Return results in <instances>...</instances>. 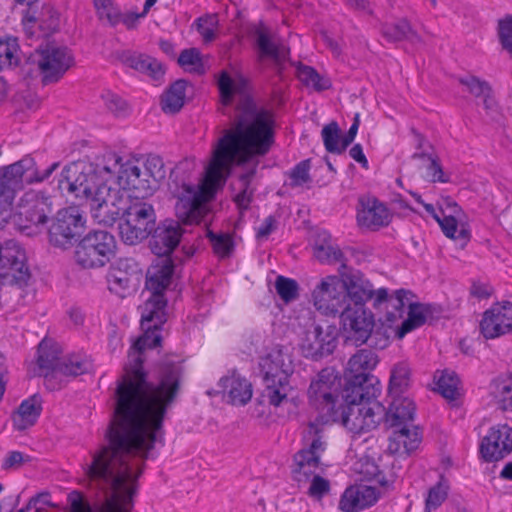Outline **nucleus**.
Here are the masks:
<instances>
[{
	"instance_id": "nucleus-63",
	"label": "nucleus",
	"mask_w": 512,
	"mask_h": 512,
	"mask_svg": "<svg viewBox=\"0 0 512 512\" xmlns=\"http://www.w3.org/2000/svg\"><path fill=\"white\" fill-rule=\"evenodd\" d=\"M106 107L114 114L121 115L127 111V103L118 95L107 92L102 96Z\"/></svg>"
},
{
	"instance_id": "nucleus-36",
	"label": "nucleus",
	"mask_w": 512,
	"mask_h": 512,
	"mask_svg": "<svg viewBox=\"0 0 512 512\" xmlns=\"http://www.w3.org/2000/svg\"><path fill=\"white\" fill-rule=\"evenodd\" d=\"M122 61L128 67H131L141 73H145L154 79H159L164 70L162 64L153 57L138 53H125Z\"/></svg>"
},
{
	"instance_id": "nucleus-35",
	"label": "nucleus",
	"mask_w": 512,
	"mask_h": 512,
	"mask_svg": "<svg viewBox=\"0 0 512 512\" xmlns=\"http://www.w3.org/2000/svg\"><path fill=\"white\" fill-rule=\"evenodd\" d=\"M313 255L321 263H342L344 260L342 251L332 243L331 236L325 231L317 235L313 246Z\"/></svg>"
},
{
	"instance_id": "nucleus-56",
	"label": "nucleus",
	"mask_w": 512,
	"mask_h": 512,
	"mask_svg": "<svg viewBox=\"0 0 512 512\" xmlns=\"http://www.w3.org/2000/svg\"><path fill=\"white\" fill-rule=\"evenodd\" d=\"M459 379L454 373L444 372L437 381L439 393L450 400L456 399L458 395Z\"/></svg>"
},
{
	"instance_id": "nucleus-6",
	"label": "nucleus",
	"mask_w": 512,
	"mask_h": 512,
	"mask_svg": "<svg viewBox=\"0 0 512 512\" xmlns=\"http://www.w3.org/2000/svg\"><path fill=\"white\" fill-rule=\"evenodd\" d=\"M73 65L74 57L68 48L48 44L30 54L22 71L30 78L39 76L43 85H49L58 82Z\"/></svg>"
},
{
	"instance_id": "nucleus-45",
	"label": "nucleus",
	"mask_w": 512,
	"mask_h": 512,
	"mask_svg": "<svg viewBox=\"0 0 512 512\" xmlns=\"http://www.w3.org/2000/svg\"><path fill=\"white\" fill-rule=\"evenodd\" d=\"M94 167H97V173L105 177V183L119 176L121 170L124 168L125 163H122V157L115 152H106L101 158L97 159V162L92 163Z\"/></svg>"
},
{
	"instance_id": "nucleus-13",
	"label": "nucleus",
	"mask_w": 512,
	"mask_h": 512,
	"mask_svg": "<svg viewBox=\"0 0 512 512\" xmlns=\"http://www.w3.org/2000/svg\"><path fill=\"white\" fill-rule=\"evenodd\" d=\"M312 299L319 312L334 317L351 304L348 302L345 281L335 275L326 276L321 280L312 292Z\"/></svg>"
},
{
	"instance_id": "nucleus-40",
	"label": "nucleus",
	"mask_w": 512,
	"mask_h": 512,
	"mask_svg": "<svg viewBox=\"0 0 512 512\" xmlns=\"http://www.w3.org/2000/svg\"><path fill=\"white\" fill-rule=\"evenodd\" d=\"M459 82L464 85L470 94L476 98H481L486 110H492L496 106V101L492 96V88L490 84L475 76H467L459 79Z\"/></svg>"
},
{
	"instance_id": "nucleus-4",
	"label": "nucleus",
	"mask_w": 512,
	"mask_h": 512,
	"mask_svg": "<svg viewBox=\"0 0 512 512\" xmlns=\"http://www.w3.org/2000/svg\"><path fill=\"white\" fill-rule=\"evenodd\" d=\"M259 366L265 384L263 397L270 405L278 407L287 400L291 390L289 377L294 370L292 357L287 348L274 345L260 358Z\"/></svg>"
},
{
	"instance_id": "nucleus-20",
	"label": "nucleus",
	"mask_w": 512,
	"mask_h": 512,
	"mask_svg": "<svg viewBox=\"0 0 512 512\" xmlns=\"http://www.w3.org/2000/svg\"><path fill=\"white\" fill-rule=\"evenodd\" d=\"M307 335L302 345V352L306 358L317 361L332 354L336 348L337 329L333 325H316Z\"/></svg>"
},
{
	"instance_id": "nucleus-33",
	"label": "nucleus",
	"mask_w": 512,
	"mask_h": 512,
	"mask_svg": "<svg viewBox=\"0 0 512 512\" xmlns=\"http://www.w3.org/2000/svg\"><path fill=\"white\" fill-rule=\"evenodd\" d=\"M219 385L227 392L229 402L233 405H245L252 397L251 383L238 374L221 378Z\"/></svg>"
},
{
	"instance_id": "nucleus-11",
	"label": "nucleus",
	"mask_w": 512,
	"mask_h": 512,
	"mask_svg": "<svg viewBox=\"0 0 512 512\" xmlns=\"http://www.w3.org/2000/svg\"><path fill=\"white\" fill-rule=\"evenodd\" d=\"M116 250L115 237L104 230H94L85 235L76 245L75 262L84 269L105 266Z\"/></svg>"
},
{
	"instance_id": "nucleus-10",
	"label": "nucleus",
	"mask_w": 512,
	"mask_h": 512,
	"mask_svg": "<svg viewBox=\"0 0 512 512\" xmlns=\"http://www.w3.org/2000/svg\"><path fill=\"white\" fill-rule=\"evenodd\" d=\"M123 221L119 223V236L125 244L136 245L154 230L156 215L153 206L144 199L131 200L126 206Z\"/></svg>"
},
{
	"instance_id": "nucleus-3",
	"label": "nucleus",
	"mask_w": 512,
	"mask_h": 512,
	"mask_svg": "<svg viewBox=\"0 0 512 512\" xmlns=\"http://www.w3.org/2000/svg\"><path fill=\"white\" fill-rule=\"evenodd\" d=\"M59 163L51 164L40 172L35 160L25 156L10 165L0 167V226L7 222L17 193L24 188V183L42 182L49 178Z\"/></svg>"
},
{
	"instance_id": "nucleus-17",
	"label": "nucleus",
	"mask_w": 512,
	"mask_h": 512,
	"mask_svg": "<svg viewBox=\"0 0 512 512\" xmlns=\"http://www.w3.org/2000/svg\"><path fill=\"white\" fill-rule=\"evenodd\" d=\"M52 211L50 197L42 192L30 190L21 197L16 217L20 227L26 229L46 224Z\"/></svg>"
},
{
	"instance_id": "nucleus-39",
	"label": "nucleus",
	"mask_w": 512,
	"mask_h": 512,
	"mask_svg": "<svg viewBox=\"0 0 512 512\" xmlns=\"http://www.w3.org/2000/svg\"><path fill=\"white\" fill-rule=\"evenodd\" d=\"M491 395L497 407L512 412V375H500L491 383Z\"/></svg>"
},
{
	"instance_id": "nucleus-42",
	"label": "nucleus",
	"mask_w": 512,
	"mask_h": 512,
	"mask_svg": "<svg viewBox=\"0 0 512 512\" xmlns=\"http://www.w3.org/2000/svg\"><path fill=\"white\" fill-rule=\"evenodd\" d=\"M411 381V369L406 362H400L393 366L389 380V394L391 397L403 396Z\"/></svg>"
},
{
	"instance_id": "nucleus-28",
	"label": "nucleus",
	"mask_w": 512,
	"mask_h": 512,
	"mask_svg": "<svg viewBox=\"0 0 512 512\" xmlns=\"http://www.w3.org/2000/svg\"><path fill=\"white\" fill-rule=\"evenodd\" d=\"M60 351L56 344L46 339L42 340L38 345L37 364L45 378V385L49 390L59 388L55 383L57 379V368L61 361L59 359Z\"/></svg>"
},
{
	"instance_id": "nucleus-25",
	"label": "nucleus",
	"mask_w": 512,
	"mask_h": 512,
	"mask_svg": "<svg viewBox=\"0 0 512 512\" xmlns=\"http://www.w3.org/2000/svg\"><path fill=\"white\" fill-rule=\"evenodd\" d=\"M150 240V248L157 258L172 257L171 253L178 246L183 230L178 221L165 220L156 228Z\"/></svg>"
},
{
	"instance_id": "nucleus-18",
	"label": "nucleus",
	"mask_w": 512,
	"mask_h": 512,
	"mask_svg": "<svg viewBox=\"0 0 512 512\" xmlns=\"http://www.w3.org/2000/svg\"><path fill=\"white\" fill-rule=\"evenodd\" d=\"M128 199L119 190L108 188V192L94 196L90 201L92 218L101 225L112 226L123 217Z\"/></svg>"
},
{
	"instance_id": "nucleus-34",
	"label": "nucleus",
	"mask_w": 512,
	"mask_h": 512,
	"mask_svg": "<svg viewBox=\"0 0 512 512\" xmlns=\"http://www.w3.org/2000/svg\"><path fill=\"white\" fill-rule=\"evenodd\" d=\"M381 32L383 37L389 42L410 41L411 43H421L422 38L412 28L410 22L405 19H398L395 22L382 25Z\"/></svg>"
},
{
	"instance_id": "nucleus-58",
	"label": "nucleus",
	"mask_w": 512,
	"mask_h": 512,
	"mask_svg": "<svg viewBox=\"0 0 512 512\" xmlns=\"http://www.w3.org/2000/svg\"><path fill=\"white\" fill-rule=\"evenodd\" d=\"M310 160L306 159L296 164L288 173L290 178V186L299 187L311 181L309 174Z\"/></svg>"
},
{
	"instance_id": "nucleus-50",
	"label": "nucleus",
	"mask_w": 512,
	"mask_h": 512,
	"mask_svg": "<svg viewBox=\"0 0 512 512\" xmlns=\"http://www.w3.org/2000/svg\"><path fill=\"white\" fill-rule=\"evenodd\" d=\"M255 173L256 170L253 168L239 176L240 192L235 196L234 201L240 209H247L252 201L253 189L250 188V185Z\"/></svg>"
},
{
	"instance_id": "nucleus-21",
	"label": "nucleus",
	"mask_w": 512,
	"mask_h": 512,
	"mask_svg": "<svg viewBox=\"0 0 512 512\" xmlns=\"http://www.w3.org/2000/svg\"><path fill=\"white\" fill-rule=\"evenodd\" d=\"M512 451V428L507 424L490 428L482 439L480 453L486 462H496Z\"/></svg>"
},
{
	"instance_id": "nucleus-43",
	"label": "nucleus",
	"mask_w": 512,
	"mask_h": 512,
	"mask_svg": "<svg viewBox=\"0 0 512 512\" xmlns=\"http://www.w3.org/2000/svg\"><path fill=\"white\" fill-rule=\"evenodd\" d=\"M431 313L430 306L422 305L419 303L409 304L408 317L402 322V325L398 329L397 334L399 337H403L407 333L421 327L425 324L427 315Z\"/></svg>"
},
{
	"instance_id": "nucleus-32",
	"label": "nucleus",
	"mask_w": 512,
	"mask_h": 512,
	"mask_svg": "<svg viewBox=\"0 0 512 512\" xmlns=\"http://www.w3.org/2000/svg\"><path fill=\"white\" fill-rule=\"evenodd\" d=\"M342 280L347 285L348 302L351 306L365 307V302L374 296L373 285L360 272L345 275Z\"/></svg>"
},
{
	"instance_id": "nucleus-44",
	"label": "nucleus",
	"mask_w": 512,
	"mask_h": 512,
	"mask_svg": "<svg viewBox=\"0 0 512 512\" xmlns=\"http://www.w3.org/2000/svg\"><path fill=\"white\" fill-rule=\"evenodd\" d=\"M409 296L413 294L405 289H399L395 291V294L390 296L388 304L386 305V320L388 322H395L401 319L405 313V308H409V304H412Z\"/></svg>"
},
{
	"instance_id": "nucleus-64",
	"label": "nucleus",
	"mask_w": 512,
	"mask_h": 512,
	"mask_svg": "<svg viewBox=\"0 0 512 512\" xmlns=\"http://www.w3.org/2000/svg\"><path fill=\"white\" fill-rule=\"evenodd\" d=\"M178 64L181 67L193 66L197 70L202 65L199 51L196 48L183 50L178 57Z\"/></svg>"
},
{
	"instance_id": "nucleus-19",
	"label": "nucleus",
	"mask_w": 512,
	"mask_h": 512,
	"mask_svg": "<svg viewBox=\"0 0 512 512\" xmlns=\"http://www.w3.org/2000/svg\"><path fill=\"white\" fill-rule=\"evenodd\" d=\"M480 331L486 339H494L512 331V303H496L486 310L480 321Z\"/></svg>"
},
{
	"instance_id": "nucleus-9",
	"label": "nucleus",
	"mask_w": 512,
	"mask_h": 512,
	"mask_svg": "<svg viewBox=\"0 0 512 512\" xmlns=\"http://www.w3.org/2000/svg\"><path fill=\"white\" fill-rule=\"evenodd\" d=\"M59 189L76 198L91 201L94 196L108 192L105 177L97 173V167L90 162H73L67 165L58 181Z\"/></svg>"
},
{
	"instance_id": "nucleus-26",
	"label": "nucleus",
	"mask_w": 512,
	"mask_h": 512,
	"mask_svg": "<svg viewBox=\"0 0 512 512\" xmlns=\"http://www.w3.org/2000/svg\"><path fill=\"white\" fill-rule=\"evenodd\" d=\"M359 204L361 209L357 212V221L361 227L375 231L390 224L392 214L378 199L361 198Z\"/></svg>"
},
{
	"instance_id": "nucleus-16",
	"label": "nucleus",
	"mask_w": 512,
	"mask_h": 512,
	"mask_svg": "<svg viewBox=\"0 0 512 512\" xmlns=\"http://www.w3.org/2000/svg\"><path fill=\"white\" fill-rule=\"evenodd\" d=\"M339 316L347 342L360 346L368 341L375 325L374 316L369 310L350 304Z\"/></svg>"
},
{
	"instance_id": "nucleus-14",
	"label": "nucleus",
	"mask_w": 512,
	"mask_h": 512,
	"mask_svg": "<svg viewBox=\"0 0 512 512\" xmlns=\"http://www.w3.org/2000/svg\"><path fill=\"white\" fill-rule=\"evenodd\" d=\"M85 220L77 207L59 210L48 228L51 245L67 249L83 233Z\"/></svg>"
},
{
	"instance_id": "nucleus-48",
	"label": "nucleus",
	"mask_w": 512,
	"mask_h": 512,
	"mask_svg": "<svg viewBox=\"0 0 512 512\" xmlns=\"http://www.w3.org/2000/svg\"><path fill=\"white\" fill-rule=\"evenodd\" d=\"M94 6L101 19H106L112 26L117 25L119 22H123L127 26H130V20L132 17L122 15L117 7L114 6L112 0H94Z\"/></svg>"
},
{
	"instance_id": "nucleus-52",
	"label": "nucleus",
	"mask_w": 512,
	"mask_h": 512,
	"mask_svg": "<svg viewBox=\"0 0 512 512\" xmlns=\"http://www.w3.org/2000/svg\"><path fill=\"white\" fill-rule=\"evenodd\" d=\"M298 78L307 86H312L317 91H323L330 87L327 79L321 77L318 72L310 67L301 65L298 67Z\"/></svg>"
},
{
	"instance_id": "nucleus-38",
	"label": "nucleus",
	"mask_w": 512,
	"mask_h": 512,
	"mask_svg": "<svg viewBox=\"0 0 512 512\" xmlns=\"http://www.w3.org/2000/svg\"><path fill=\"white\" fill-rule=\"evenodd\" d=\"M256 44L261 56L269 57L277 65H281L289 54V50L284 45L274 43L264 28L255 31Z\"/></svg>"
},
{
	"instance_id": "nucleus-46",
	"label": "nucleus",
	"mask_w": 512,
	"mask_h": 512,
	"mask_svg": "<svg viewBox=\"0 0 512 512\" xmlns=\"http://www.w3.org/2000/svg\"><path fill=\"white\" fill-rule=\"evenodd\" d=\"M323 144L329 153L342 154L346 149L343 144L341 130L337 122L332 121L325 125L321 131Z\"/></svg>"
},
{
	"instance_id": "nucleus-8",
	"label": "nucleus",
	"mask_w": 512,
	"mask_h": 512,
	"mask_svg": "<svg viewBox=\"0 0 512 512\" xmlns=\"http://www.w3.org/2000/svg\"><path fill=\"white\" fill-rule=\"evenodd\" d=\"M329 422L317 417L304 428V447L293 457L292 475L295 481L307 482L310 476L320 469L321 456L327 448L324 426Z\"/></svg>"
},
{
	"instance_id": "nucleus-29",
	"label": "nucleus",
	"mask_w": 512,
	"mask_h": 512,
	"mask_svg": "<svg viewBox=\"0 0 512 512\" xmlns=\"http://www.w3.org/2000/svg\"><path fill=\"white\" fill-rule=\"evenodd\" d=\"M392 435L389 438L388 449L390 452L399 455H409L415 451L421 441L422 432L413 423L393 427Z\"/></svg>"
},
{
	"instance_id": "nucleus-1",
	"label": "nucleus",
	"mask_w": 512,
	"mask_h": 512,
	"mask_svg": "<svg viewBox=\"0 0 512 512\" xmlns=\"http://www.w3.org/2000/svg\"><path fill=\"white\" fill-rule=\"evenodd\" d=\"M153 309L152 304L140 307L143 335L133 343L126 373L118 381L107 443L90 452L91 461L84 468L90 487L105 499L95 511L81 492L71 491L67 512H132L145 461L157 443L163 444L164 418L180 393L184 366L166 358L158 365L155 380H147L142 353L160 344V330L167 321L166 312Z\"/></svg>"
},
{
	"instance_id": "nucleus-24",
	"label": "nucleus",
	"mask_w": 512,
	"mask_h": 512,
	"mask_svg": "<svg viewBox=\"0 0 512 512\" xmlns=\"http://www.w3.org/2000/svg\"><path fill=\"white\" fill-rule=\"evenodd\" d=\"M118 183L123 190L130 192L129 198L145 199L154 194L156 188L143 169L132 161H127L118 176Z\"/></svg>"
},
{
	"instance_id": "nucleus-61",
	"label": "nucleus",
	"mask_w": 512,
	"mask_h": 512,
	"mask_svg": "<svg viewBox=\"0 0 512 512\" xmlns=\"http://www.w3.org/2000/svg\"><path fill=\"white\" fill-rule=\"evenodd\" d=\"M310 479L311 484L308 488V495L310 497L322 499L326 494L329 493L330 482L327 479L321 477L317 471L311 475L308 480Z\"/></svg>"
},
{
	"instance_id": "nucleus-37",
	"label": "nucleus",
	"mask_w": 512,
	"mask_h": 512,
	"mask_svg": "<svg viewBox=\"0 0 512 512\" xmlns=\"http://www.w3.org/2000/svg\"><path fill=\"white\" fill-rule=\"evenodd\" d=\"M357 466L356 470L360 475H362L364 480L376 481L385 492L393 488V484L398 477L396 473H391L389 476H386L379 469V466L375 461L370 458L361 459L357 463Z\"/></svg>"
},
{
	"instance_id": "nucleus-7",
	"label": "nucleus",
	"mask_w": 512,
	"mask_h": 512,
	"mask_svg": "<svg viewBox=\"0 0 512 512\" xmlns=\"http://www.w3.org/2000/svg\"><path fill=\"white\" fill-rule=\"evenodd\" d=\"M378 357L369 349H361L353 355L347 368L345 384L346 401L376 398L380 393L379 381L370 372L376 367Z\"/></svg>"
},
{
	"instance_id": "nucleus-53",
	"label": "nucleus",
	"mask_w": 512,
	"mask_h": 512,
	"mask_svg": "<svg viewBox=\"0 0 512 512\" xmlns=\"http://www.w3.org/2000/svg\"><path fill=\"white\" fill-rule=\"evenodd\" d=\"M449 486L442 479L432 486L425 500V510L430 512L437 509L447 498Z\"/></svg>"
},
{
	"instance_id": "nucleus-60",
	"label": "nucleus",
	"mask_w": 512,
	"mask_h": 512,
	"mask_svg": "<svg viewBox=\"0 0 512 512\" xmlns=\"http://www.w3.org/2000/svg\"><path fill=\"white\" fill-rule=\"evenodd\" d=\"M413 158H420V159H428L430 161V165L428 167V175L431 177L433 182H441L446 183L448 182V178L445 177V174L443 172L442 166L438 162V160L433 157L432 155L426 153V152H417L413 154Z\"/></svg>"
},
{
	"instance_id": "nucleus-51",
	"label": "nucleus",
	"mask_w": 512,
	"mask_h": 512,
	"mask_svg": "<svg viewBox=\"0 0 512 512\" xmlns=\"http://www.w3.org/2000/svg\"><path fill=\"white\" fill-rule=\"evenodd\" d=\"M90 364L80 356H71L61 361L57 368V379L60 376H78L88 371Z\"/></svg>"
},
{
	"instance_id": "nucleus-47",
	"label": "nucleus",
	"mask_w": 512,
	"mask_h": 512,
	"mask_svg": "<svg viewBox=\"0 0 512 512\" xmlns=\"http://www.w3.org/2000/svg\"><path fill=\"white\" fill-rule=\"evenodd\" d=\"M142 169L144 176H148L152 185H154L157 190L161 181H163L167 175V169L163 159L158 155H148L143 163Z\"/></svg>"
},
{
	"instance_id": "nucleus-49",
	"label": "nucleus",
	"mask_w": 512,
	"mask_h": 512,
	"mask_svg": "<svg viewBox=\"0 0 512 512\" xmlns=\"http://www.w3.org/2000/svg\"><path fill=\"white\" fill-rule=\"evenodd\" d=\"M443 231V233L451 238L455 239L459 242L460 247H464L469 239L470 233L467 229L461 228L458 230V223L454 216H444L443 218H439L437 221Z\"/></svg>"
},
{
	"instance_id": "nucleus-5",
	"label": "nucleus",
	"mask_w": 512,
	"mask_h": 512,
	"mask_svg": "<svg viewBox=\"0 0 512 512\" xmlns=\"http://www.w3.org/2000/svg\"><path fill=\"white\" fill-rule=\"evenodd\" d=\"M309 404L323 421L338 422L346 408L345 388L341 393V380L333 369H322L308 388Z\"/></svg>"
},
{
	"instance_id": "nucleus-54",
	"label": "nucleus",
	"mask_w": 512,
	"mask_h": 512,
	"mask_svg": "<svg viewBox=\"0 0 512 512\" xmlns=\"http://www.w3.org/2000/svg\"><path fill=\"white\" fill-rule=\"evenodd\" d=\"M275 289L279 297L286 303L295 300L299 295L297 281L282 275L276 278Z\"/></svg>"
},
{
	"instance_id": "nucleus-59",
	"label": "nucleus",
	"mask_w": 512,
	"mask_h": 512,
	"mask_svg": "<svg viewBox=\"0 0 512 512\" xmlns=\"http://www.w3.org/2000/svg\"><path fill=\"white\" fill-rule=\"evenodd\" d=\"M18 64L17 46L14 41L0 40V70Z\"/></svg>"
},
{
	"instance_id": "nucleus-15",
	"label": "nucleus",
	"mask_w": 512,
	"mask_h": 512,
	"mask_svg": "<svg viewBox=\"0 0 512 512\" xmlns=\"http://www.w3.org/2000/svg\"><path fill=\"white\" fill-rule=\"evenodd\" d=\"M175 262L172 257L157 258L148 270L146 279V288L151 292V296L145 301L142 306L152 304L154 311L166 312L167 300L164 296V291L171 281L174 273Z\"/></svg>"
},
{
	"instance_id": "nucleus-57",
	"label": "nucleus",
	"mask_w": 512,
	"mask_h": 512,
	"mask_svg": "<svg viewBox=\"0 0 512 512\" xmlns=\"http://www.w3.org/2000/svg\"><path fill=\"white\" fill-rule=\"evenodd\" d=\"M497 32L499 42L512 59V15L507 14L498 20Z\"/></svg>"
},
{
	"instance_id": "nucleus-12",
	"label": "nucleus",
	"mask_w": 512,
	"mask_h": 512,
	"mask_svg": "<svg viewBox=\"0 0 512 512\" xmlns=\"http://www.w3.org/2000/svg\"><path fill=\"white\" fill-rule=\"evenodd\" d=\"M372 399H357L353 403L346 401L343 417L338 422L354 433L368 432L385 419V408Z\"/></svg>"
},
{
	"instance_id": "nucleus-41",
	"label": "nucleus",
	"mask_w": 512,
	"mask_h": 512,
	"mask_svg": "<svg viewBox=\"0 0 512 512\" xmlns=\"http://www.w3.org/2000/svg\"><path fill=\"white\" fill-rule=\"evenodd\" d=\"M186 82L177 80L162 95L161 107L165 113L175 114L181 110L185 101Z\"/></svg>"
},
{
	"instance_id": "nucleus-62",
	"label": "nucleus",
	"mask_w": 512,
	"mask_h": 512,
	"mask_svg": "<svg viewBox=\"0 0 512 512\" xmlns=\"http://www.w3.org/2000/svg\"><path fill=\"white\" fill-rule=\"evenodd\" d=\"M218 86L223 104H231L233 96L237 92V87L228 73L222 72L218 81Z\"/></svg>"
},
{
	"instance_id": "nucleus-27",
	"label": "nucleus",
	"mask_w": 512,
	"mask_h": 512,
	"mask_svg": "<svg viewBox=\"0 0 512 512\" xmlns=\"http://www.w3.org/2000/svg\"><path fill=\"white\" fill-rule=\"evenodd\" d=\"M136 274V262L132 258H120L107 274L108 288L111 292L124 297L131 288Z\"/></svg>"
},
{
	"instance_id": "nucleus-31",
	"label": "nucleus",
	"mask_w": 512,
	"mask_h": 512,
	"mask_svg": "<svg viewBox=\"0 0 512 512\" xmlns=\"http://www.w3.org/2000/svg\"><path fill=\"white\" fill-rule=\"evenodd\" d=\"M415 412V403L410 398L394 396L385 412V422L390 428L410 424L414 421Z\"/></svg>"
},
{
	"instance_id": "nucleus-2",
	"label": "nucleus",
	"mask_w": 512,
	"mask_h": 512,
	"mask_svg": "<svg viewBox=\"0 0 512 512\" xmlns=\"http://www.w3.org/2000/svg\"><path fill=\"white\" fill-rule=\"evenodd\" d=\"M237 111L233 128L223 130L212 146L202 184L190 180L195 169L193 160L180 161L170 172V189L177 199L176 216L184 224H198L205 217L209 200L224 185L235 162L264 156L274 143V116L270 110L258 108L250 96L244 95Z\"/></svg>"
},
{
	"instance_id": "nucleus-30",
	"label": "nucleus",
	"mask_w": 512,
	"mask_h": 512,
	"mask_svg": "<svg viewBox=\"0 0 512 512\" xmlns=\"http://www.w3.org/2000/svg\"><path fill=\"white\" fill-rule=\"evenodd\" d=\"M42 412V398L34 394L23 400L11 416L13 428L17 431H24L34 426Z\"/></svg>"
},
{
	"instance_id": "nucleus-23",
	"label": "nucleus",
	"mask_w": 512,
	"mask_h": 512,
	"mask_svg": "<svg viewBox=\"0 0 512 512\" xmlns=\"http://www.w3.org/2000/svg\"><path fill=\"white\" fill-rule=\"evenodd\" d=\"M382 496V491L376 487L354 484L344 490L338 506L343 512H360L374 506Z\"/></svg>"
},
{
	"instance_id": "nucleus-55",
	"label": "nucleus",
	"mask_w": 512,
	"mask_h": 512,
	"mask_svg": "<svg viewBox=\"0 0 512 512\" xmlns=\"http://www.w3.org/2000/svg\"><path fill=\"white\" fill-rule=\"evenodd\" d=\"M208 238L212 244L214 253L218 257L225 258L230 256L234 249L233 238L230 234H215L213 232H209Z\"/></svg>"
},
{
	"instance_id": "nucleus-22",
	"label": "nucleus",
	"mask_w": 512,
	"mask_h": 512,
	"mask_svg": "<svg viewBox=\"0 0 512 512\" xmlns=\"http://www.w3.org/2000/svg\"><path fill=\"white\" fill-rule=\"evenodd\" d=\"M17 3L26 4L29 8L25 11L22 23L24 26V31L29 38L35 36V32L32 30L34 25L38 23L39 30L42 33V36L46 37L53 33H55L60 27V15L59 13L51 6L44 5L37 16L35 12L32 11L31 7L37 0H15Z\"/></svg>"
}]
</instances>
